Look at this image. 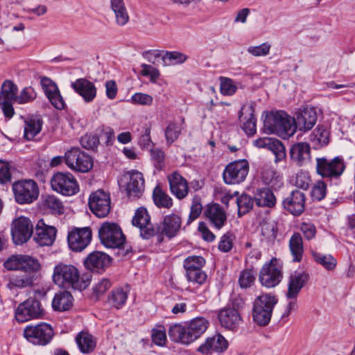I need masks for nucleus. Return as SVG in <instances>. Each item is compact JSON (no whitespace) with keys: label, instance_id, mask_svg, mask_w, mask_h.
<instances>
[{"label":"nucleus","instance_id":"nucleus-34","mask_svg":"<svg viewBox=\"0 0 355 355\" xmlns=\"http://www.w3.org/2000/svg\"><path fill=\"white\" fill-rule=\"evenodd\" d=\"M209 322L204 318L192 320L187 327L189 344L200 338L207 329Z\"/></svg>","mask_w":355,"mask_h":355},{"label":"nucleus","instance_id":"nucleus-37","mask_svg":"<svg viewBox=\"0 0 355 355\" xmlns=\"http://www.w3.org/2000/svg\"><path fill=\"white\" fill-rule=\"evenodd\" d=\"M73 298L68 291L56 293L52 300V308L57 311H68L73 305Z\"/></svg>","mask_w":355,"mask_h":355},{"label":"nucleus","instance_id":"nucleus-18","mask_svg":"<svg viewBox=\"0 0 355 355\" xmlns=\"http://www.w3.org/2000/svg\"><path fill=\"white\" fill-rule=\"evenodd\" d=\"M92 232L89 227H76L68 233L67 241L69 248L74 252H81L89 244Z\"/></svg>","mask_w":355,"mask_h":355},{"label":"nucleus","instance_id":"nucleus-54","mask_svg":"<svg viewBox=\"0 0 355 355\" xmlns=\"http://www.w3.org/2000/svg\"><path fill=\"white\" fill-rule=\"evenodd\" d=\"M182 132V127L177 122H170L165 129V137L168 144L177 140Z\"/></svg>","mask_w":355,"mask_h":355},{"label":"nucleus","instance_id":"nucleus-62","mask_svg":"<svg viewBox=\"0 0 355 355\" xmlns=\"http://www.w3.org/2000/svg\"><path fill=\"white\" fill-rule=\"evenodd\" d=\"M300 231L304 235L305 239L310 241L315 237L316 235V227L310 222H303L300 225Z\"/></svg>","mask_w":355,"mask_h":355},{"label":"nucleus","instance_id":"nucleus-42","mask_svg":"<svg viewBox=\"0 0 355 355\" xmlns=\"http://www.w3.org/2000/svg\"><path fill=\"white\" fill-rule=\"evenodd\" d=\"M261 175L263 182L266 184L270 186L271 187L282 184L281 178L277 174L276 171L272 168V167L266 164L261 167Z\"/></svg>","mask_w":355,"mask_h":355},{"label":"nucleus","instance_id":"nucleus-48","mask_svg":"<svg viewBox=\"0 0 355 355\" xmlns=\"http://www.w3.org/2000/svg\"><path fill=\"white\" fill-rule=\"evenodd\" d=\"M205 264V260L202 257L190 256L184 259L183 266L186 273H189L202 270Z\"/></svg>","mask_w":355,"mask_h":355},{"label":"nucleus","instance_id":"nucleus-55","mask_svg":"<svg viewBox=\"0 0 355 355\" xmlns=\"http://www.w3.org/2000/svg\"><path fill=\"white\" fill-rule=\"evenodd\" d=\"M202 205L201 198L198 196H195L192 200V204L190 208V214L187 220V225L191 224L197 219L202 213Z\"/></svg>","mask_w":355,"mask_h":355},{"label":"nucleus","instance_id":"nucleus-3","mask_svg":"<svg viewBox=\"0 0 355 355\" xmlns=\"http://www.w3.org/2000/svg\"><path fill=\"white\" fill-rule=\"evenodd\" d=\"M277 302V297L272 293H264L256 297L252 313L253 321L260 327L268 325Z\"/></svg>","mask_w":355,"mask_h":355},{"label":"nucleus","instance_id":"nucleus-41","mask_svg":"<svg viewBox=\"0 0 355 355\" xmlns=\"http://www.w3.org/2000/svg\"><path fill=\"white\" fill-rule=\"evenodd\" d=\"M111 8L114 12L116 22L119 26H124L129 20V15L123 0H110Z\"/></svg>","mask_w":355,"mask_h":355},{"label":"nucleus","instance_id":"nucleus-21","mask_svg":"<svg viewBox=\"0 0 355 355\" xmlns=\"http://www.w3.org/2000/svg\"><path fill=\"white\" fill-rule=\"evenodd\" d=\"M227 347V340L221 334H216L207 338L198 347L197 351L204 355H210L213 353H223Z\"/></svg>","mask_w":355,"mask_h":355},{"label":"nucleus","instance_id":"nucleus-20","mask_svg":"<svg viewBox=\"0 0 355 355\" xmlns=\"http://www.w3.org/2000/svg\"><path fill=\"white\" fill-rule=\"evenodd\" d=\"M33 226L26 217H19L13 222L12 236L14 242L19 245L26 242L31 236Z\"/></svg>","mask_w":355,"mask_h":355},{"label":"nucleus","instance_id":"nucleus-56","mask_svg":"<svg viewBox=\"0 0 355 355\" xmlns=\"http://www.w3.org/2000/svg\"><path fill=\"white\" fill-rule=\"evenodd\" d=\"M37 97V94L32 87L24 88L19 95H17V101L18 103H27L33 101Z\"/></svg>","mask_w":355,"mask_h":355},{"label":"nucleus","instance_id":"nucleus-9","mask_svg":"<svg viewBox=\"0 0 355 355\" xmlns=\"http://www.w3.org/2000/svg\"><path fill=\"white\" fill-rule=\"evenodd\" d=\"M52 189L65 196H71L79 191V185L70 173L58 172L51 179Z\"/></svg>","mask_w":355,"mask_h":355},{"label":"nucleus","instance_id":"nucleus-1","mask_svg":"<svg viewBox=\"0 0 355 355\" xmlns=\"http://www.w3.org/2000/svg\"><path fill=\"white\" fill-rule=\"evenodd\" d=\"M53 280L60 287L82 291L89 286L91 276L89 275L80 276L76 266L60 263L54 268Z\"/></svg>","mask_w":355,"mask_h":355},{"label":"nucleus","instance_id":"nucleus-11","mask_svg":"<svg viewBox=\"0 0 355 355\" xmlns=\"http://www.w3.org/2000/svg\"><path fill=\"white\" fill-rule=\"evenodd\" d=\"M182 227V218L175 214L165 216L162 221L155 228L157 243L164 241V236L168 239L176 236Z\"/></svg>","mask_w":355,"mask_h":355},{"label":"nucleus","instance_id":"nucleus-53","mask_svg":"<svg viewBox=\"0 0 355 355\" xmlns=\"http://www.w3.org/2000/svg\"><path fill=\"white\" fill-rule=\"evenodd\" d=\"M43 205L53 213L61 214L64 213V206L62 201L53 195L46 196L44 199Z\"/></svg>","mask_w":355,"mask_h":355},{"label":"nucleus","instance_id":"nucleus-60","mask_svg":"<svg viewBox=\"0 0 355 355\" xmlns=\"http://www.w3.org/2000/svg\"><path fill=\"white\" fill-rule=\"evenodd\" d=\"M112 285V281L108 278H103L93 287V292L97 297L103 295Z\"/></svg>","mask_w":355,"mask_h":355},{"label":"nucleus","instance_id":"nucleus-63","mask_svg":"<svg viewBox=\"0 0 355 355\" xmlns=\"http://www.w3.org/2000/svg\"><path fill=\"white\" fill-rule=\"evenodd\" d=\"M131 103L141 105H150L153 103V97L144 93H135L131 97Z\"/></svg>","mask_w":355,"mask_h":355},{"label":"nucleus","instance_id":"nucleus-5","mask_svg":"<svg viewBox=\"0 0 355 355\" xmlns=\"http://www.w3.org/2000/svg\"><path fill=\"white\" fill-rule=\"evenodd\" d=\"M98 233L101 243L107 248H120L125 243V236L117 223L104 222Z\"/></svg>","mask_w":355,"mask_h":355},{"label":"nucleus","instance_id":"nucleus-23","mask_svg":"<svg viewBox=\"0 0 355 355\" xmlns=\"http://www.w3.org/2000/svg\"><path fill=\"white\" fill-rule=\"evenodd\" d=\"M39 261L26 254H15L10 256L3 263L8 270L20 271L26 268H35Z\"/></svg>","mask_w":355,"mask_h":355},{"label":"nucleus","instance_id":"nucleus-6","mask_svg":"<svg viewBox=\"0 0 355 355\" xmlns=\"http://www.w3.org/2000/svg\"><path fill=\"white\" fill-rule=\"evenodd\" d=\"M12 189L15 201L20 205L31 204L39 196V187L32 179H24L15 182Z\"/></svg>","mask_w":355,"mask_h":355},{"label":"nucleus","instance_id":"nucleus-8","mask_svg":"<svg viewBox=\"0 0 355 355\" xmlns=\"http://www.w3.org/2000/svg\"><path fill=\"white\" fill-rule=\"evenodd\" d=\"M64 163L71 170L87 173L93 167V159L78 147H73L64 153Z\"/></svg>","mask_w":355,"mask_h":355},{"label":"nucleus","instance_id":"nucleus-4","mask_svg":"<svg viewBox=\"0 0 355 355\" xmlns=\"http://www.w3.org/2000/svg\"><path fill=\"white\" fill-rule=\"evenodd\" d=\"M119 188L125 193L130 200L140 198L145 189V181L143 174L132 171L123 175L119 181Z\"/></svg>","mask_w":355,"mask_h":355},{"label":"nucleus","instance_id":"nucleus-16","mask_svg":"<svg viewBox=\"0 0 355 355\" xmlns=\"http://www.w3.org/2000/svg\"><path fill=\"white\" fill-rule=\"evenodd\" d=\"M249 172L247 160L241 159L227 164L223 173L224 182L227 184H236L243 182Z\"/></svg>","mask_w":355,"mask_h":355},{"label":"nucleus","instance_id":"nucleus-10","mask_svg":"<svg viewBox=\"0 0 355 355\" xmlns=\"http://www.w3.org/2000/svg\"><path fill=\"white\" fill-rule=\"evenodd\" d=\"M41 269L40 263L35 268H26L16 271L8 276L6 288L10 291L32 287L37 279V272Z\"/></svg>","mask_w":355,"mask_h":355},{"label":"nucleus","instance_id":"nucleus-32","mask_svg":"<svg viewBox=\"0 0 355 355\" xmlns=\"http://www.w3.org/2000/svg\"><path fill=\"white\" fill-rule=\"evenodd\" d=\"M171 193L179 200L184 199L188 194L187 181L178 172H173L168 177Z\"/></svg>","mask_w":355,"mask_h":355},{"label":"nucleus","instance_id":"nucleus-27","mask_svg":"<svg viewBox=\"0 0 355 355\" xmlns=\"http://www.w3.org/2000/svg\"><path fill=\"white\" fill-rule=\"evenodd\" d=\"M111 258L107 254L94 251L91 252L85 259L84 264L87 269L101 272L103 271L110 263Z\"/></svg>","mask_w":355,"mask_h":355},{"label":"nucleus","instance_id":"nucleus-24","mask_svg":"<svg viewBox=\"0 0 355 355\" xmlns=\"http://www.w3.org/2000/svg\"><path fill=\"white\" fill-rule=\"evenodd\" d=\"M73 91L80 96L85 103H91L96 96L95 85L85 78H80L71 83Z\"/></svg>","mask_w":355,"mask_h":355},{"label":"nucleus","instance_id":"nucleus-46","mask_svg":"<svg viewBox=\"0 0 355 355\" xmlns=\"http://www.w3.org/2000/svg\"><path fill=\"white\" fill-rule=\"evenodd\" d=\"M256 280V272L252 267L242 270L239 275L238 283L241 288L246 289L252 287Z\"/></svg>","mask_w":355,"mask_h":355},{"label":"nucleus","instance_id":"nucleus-52","mask_svg":"<svg viewBox=\"0 0 355 355\" xmlns=\"http://www.w3.org/2000/svg\"><path fill=\"white\" fill-rule=\"evenodd\" d=\"M268 150H270L275 156V162L278 163L286 158V148L282 141L273 138L268 146Z\"/></svg>","mask_w":355,"mask_h":355},{"label":"nucleus","instance_id":"nucleus-31","mask_svg":"<svg viewBox=\"0 0 355 355\" xmlns=\"http://www.w3.org/2000/svg\"><path fill=\"white\" fill-rule=\"evenodd\" d=\"M317 119L318 115L315 109L305 107L298 112L296 119H295V125L300 130L309 131L315 125Z\"/></svg>","mask_w":355,"mask_h":355},{"label":"nucleus","instance_id":"nucleus-29","mask_svg":"<svg viewBox=\"0 0 355 355\" xmlns=\"http://www.w3.org/2000/svg\"><path fill=\"white\" fill-rule=\"evenodd\" d=\"M204 214L209 223L217 230L221 229L227 221L224 209L217 203L208 205Z\"/></svg>","mask_w":355,"mask_h":355},{"label":"nucleus","instance_id":"nucleus-47","mask_svg":"<svg viewBox=\"0 0 355 355\" xmlns=\"http://www.w3.org/2000/svg\"><path fill=\"white\" fill-rule=\"evenodd\" d=\"M255 202L254 198L246 193H242L236 198V204L238 207V216L241 217L248 213L252 208L254 202Z\"/></svg>","mask_w":355,"mask_h":355},{"label":"nucleus","instance_id":"nucleus-39","mask_svg":"<svg viewBox=\"0 0 355 355\" xmlns=\"http://www.w3.org/2000/svg\"><path fill=\"white\" fill-rule=\"evenodd\" d=\"M289 249L293 257V261L300 262L304 254L302 237L299 232H295L289 240Z\"/></svg>","mask_w":355,"mask_h":355},{"label":"nucleus","instance_id":"nucleus-22","mask_svg":"<svg viewBox=\"0 0 355 355\" xmlns=\"http://www.w3.org/2000/svg\"><path fill=\"white\" fill-rule=\"evenodd\" d=\"M305 201L304 193L299 190H294L283 200L282 205L284 209L297 216L304 211Z\"/></svg>","mask_w":355,"mask_h":355},{"label":"nucleus","instance_id":"nucleus-61","mask_svg":"<svg viewBox=\"0 0 355 355\" xmlns=\"http://www.w3.org/2000/svg\"><path fill=\"white\" fill-rule=\"evenodd\" d=\"M271 46L267 42L263 43L259 46H251L248 48V52L254 56L267 55L270 50Z\"/></svg>","mask_w":355,"mask_h":355},{"label":"nucleus","instance_id":"nucleus-25","mask_svg":"<svg viewBox=\"0 0 355 355\" xmlns=\"http://www.w3.org/2000/svg\"><path fill=\"white\" fill-rule=\"evenodd\" d=\"M56 232L54 227L47 225L43 220H40L35 227L34 239L41 246H51L55 240Z\"/></svg>","mask_w":355,"mask_h":355},{"label":"nucleus","instance_id":"nucleus-58","mask_svg":"<svg viewBox=\"0 0 355 355\" xmlns=\"http://www.w3.org/2000/svg\"><path fill=\"white\" fill-rule=\"evenodd\" d=\"M327 194V185L324 181L316 182L311 190V196L316 200H321L324 198Z\"/></svg>","mask_w":355,"mask_h":355},{"label":"nucleus","instance_id":"nucleus-49","mask_svg":"<svg viewBox=\"0 0 355 355\" xmlns=\"http://www.w3.org/2000/svg\"><path fill=\"white\" fill-rule=\"evenodd\" d=\"M97 136L102 141V145L110 146L115 140L114 131L109 126H101L96 129Z\"/></svg>","mask_w":355,"mask_h":355},{"label":"nucleus","instance_id":"nucleus-59","mask_svg":"<svg viewBox=\"0 0 355 355\" xmlns=\"http://www.w3.org/2000/svg\"><path fill=\"white\" fill-rule=\"evenodd\" d=\"M152 340L158 346H164L166 341V335L165 328L163 326H159L157 329L152 330Z\"/></svg>","mask_w":355,"mask_h":355},{"label":"nucleus","instance_id":"nucleus-7","mask_svg":"<svg viewBox=\"0 0 355 355\" xmlns=\"http://www.w3.org/2000/svg\"><path fill=\"white\" fill-rule=\"evenodd\" d=\"M24 337L35 345L44 346L49 344L54 336L51 325L40 322L35 325H28L24 329Z\"/></svg>","mask_w":355,"mask_h":355},{"label":"nucleus","instance_id":"nucleus-40","mask_svg":"<svg viewBox=\"0 0 355 355\" xmlns=\"http://www.w3.org/2000/svg\"><path fill=\"white\" fill-rule=\"evenodd\" d=\"M76 340L80 351L83 354L92 352L96 345L94 337L85 331L79 333L76 338Z\"/></svg>","mask_w":355,"mask_h":355},{"label":"nucleus","instance_id":"nucleus-14","mask_svg":"<svg viewBox=\"0 0 355 355\" xmlns=\"http://www.w3.org/2000/svg\"><path fill=\"white\" fill-rule=\"evenodd\" d=\"M44 314V311L40 302L34 298H28L18 305L15 316L19 322H24L33 319L40 318Z\"/></svg>","mask_w":355,"mask_h":355},{"label":"nucleus","instance_id":"nucleus-2","mask_svg":"<svg viewBox=\"0 0 355 355\" xmlns=\"http://www.w3.org/2000/svg\"><path fill=\"white\" fill-rule=\"evenodd\" d=\"M263 128L266 132L277 135L284 139L291 137L296 131L295 119L284 111L272 112L267 114Z\"/></svg>","mask_w":355,"mask_h":355},{"label":"nucleus","instance_id":"nucleus-43","mask_svg":"<svg viewBox=\"0 0 355 355\" xmlns=\"http://www.w3.org/2000/svg\"><path fill=\"white\" fill-rule=\"evenodd\" d=\"M168 335L174 342L189 344L187 329L180 324L171 326L168 329Z\"/></svg>","mask_w":355,"mask_h":355},{"label":"nucleus","instance_id":"nucleus-36","mask_svg":"<svg viewBox=\"0 0 355 355\" xmlns=\"http://www.w3.org/2000/svg\"><path fill=\"white\" fill-rule=\"evenodd\" d=\"M43 121L37 116H30L24 120V137L28 141L33 140L42 130Z\"/></svg>","mask_w":355,"mask_h":355},{"label":"nucleus","instance_id":"nucleus-26","mask_svg":"<svg viewBox=\"0 0 355 355\" xmlns=\"http://www.w3.org/2000/svg\"><path fill=\"white\" fill-rule=\"evenodd\" d=\"M309 275L306 272L295 271L291 274L288 281L286 298H297L302 288L309 281Z\"/></svg>","mask_w":355,"mask_h":355},{"label":"nucleus","instance_id":"nucleus-51","mask_svg":"<svg viewBox=\"0 0 355 355\" xmlns=\"http://www.w3.org/2000/svg\"><path fill=\"white\" fill-rule=\"evenodd\" d=\"M81 146L88 150L96 151L98 146L101 144L99 137L95 134L86 133L80 139Z\"/></svg>","mask_w":355,"mask_h":355},{"label":"nucleus","instance_id":"nucleus-44","mask_svg":"<svg viewBox=\"0 0 355 355\" xmlns=\"http://www.w3.org/2000/svg\"><path fill=\"white\" fill-rule=\"evenodd\" d=\"M153 198L155 205L159 208L168 209L173 205V199L158 186L153 190Z\"/></svg>","mask_w":355,"mask_h":355},{"label":"nucleus","instance_id":"nucleus-28","mask_svg":"<svg viewBox=\"0 0 355 355\" xmlns=\"http://www.w3.org/2000/svg\"><path fill=\"white\" fill-rule=\"evenodd\" d=\"M289 155L297 166L306 165L311 161V146L307 142L296 143L291 146Z\"/></svg>","mask_w":355,"mask_h":355},{"label":"nucleus","instance_id":"nucleus-33","mask_svg":"<svg viewBox=\"0 0 355 355\" xmlns=\"http://www.w3.org/2000/svg\"><path fill=\"white\" fill-rule=\"evenodd\" d=\"M254 110L252 105L243 106L239 112V116L240 121H246L243 122V130L249 136H252L256 133V119L253 114Z\"/></svg>","mask_w":355,"mask_h":355},{"label":"nucleus","instance_id":"nucleus-13","mask_svg":"<svg viewBox=\"0 0 355 355\" xmlns=\"http://www.w3.org/2000/svg\"><path fill=\"white\" fill-rule=\"evenodd\" d=\"M18 88L10 80H6L1 85L0 91V107L4 116L10 119L15 114L13 103L17 101Z\"/></svg>","mask_w":355,"mask_h":355},{"label":"nucleus","instance_id":"nucleus-15","mask_svg":"<svg viewBox=\"0 0 355 355\" xmlns=\"http://www.w3.org/2000/svg\"><path fill=\"white\" fill-rule=\"evenodd\" d=\"M277 263V259L273 258L268 263L263 264L259 273V280L261 286L272 288L281 282L282 271Z\"/></svg>","mask_w":355,"mask_h":355},{"label":"nucleus","instance_id":"nucleus-35","mask_svg":"<svg viewBox=\"0 0 355 355\" xmlns=\"http://www.w3.org/2000/svg\"><path fill=\"white\" fill-rule=\"evenodd\" d=\"M256 205L260 207L272 208L275 206L277 199L273 192L268 188H261L254 193Z\"/></svg>","mask_w":355,"mask_h":355},{"label":"nucleus","instance_id":"nucleus-45","mask_svg":"<svg viewBox=\"0 0 355 355\" xmlns=\"http://www.w3.org/2000/svg\"><path fill=\"white\" fill-rule=\"evenodd\" d=\"M314 261L327 270H333L337 265V260L330 254L312 252Z\"/></svg>","mask_w":355,"mask_h":355},{"label":"nucleus","instance_id":"nucleus-17","mask_svg":"<svg viewBox=\"0 0 355 355\" xmlns=\"http://www.w3.org/2000/svg\"><path fill=\"white\" fill-rule=\"evenodd\" d=\"M88 205L92 212L98 218L105 217L110 211V194L98 189L90 195Z\"/></svg>","mask_w":355,"mask_h":355},{"label":"nucleus","instance_id":"nucleus-57","mask_svg":"<svg viewBox=\"0 0 355 355\" xmlns=\"http://www.w3.org/2000/svg\"><path fill=\"white\" fill-rule=\"evenodd\" d=\"M220 89L222 94L231 96L235 94L237 90V87L234 84L232 79L225 77H220Z\"/></svg>","mask_w":355,"mask_h":355},{"label":"nucleus","instance_id":"nucleus-50","mask_svg":"<svg viewBox=\"0 0 355 355\" xmlns=\"http://www.w3.org/2000/svg\"><path fill=\"white\" fill-rule=\"evenodd\" d=\"M261 234L268 241L273 242L277 238L278 228L274 221H263L261 224Z\"/></svg>","mask_w":355,"mask_h":355},{"label":"nucleus","instance_id":"nucleus-19","mask_svg":"<svg viewBox=\"0 0 355 355\" xmlns=\"http://www.w3.org/2000/svg\"><path fill=\"white\" fill-rule=\"evenodd\" d=\"M132 224L140 230L144 239H149L155 235V227L150 222V216L144 207L138 208L132 220Z\"/></svg>","mask_w":355,"mask_h":355},{"label":"nucleus","instance_id":"nucleus-30","mask_svg":"<svg viewBox=\"0 0 355 355\" xmlns=\"http://www.w3.org/2000/svg\"><path fill=\"white\" fill-rule=\"evenodd\" d=\"M220 324L230 330H236L242 322V318L238 311L234 308H224L218 315Z\"/></svg>","mask_w":355,"mask_h":355},{"label":"nucleus","instance_id":"nucleus-38","mask_svg":"<svg viewBox=\"0 0 355 355\" xmlns=\"http://www.w3.org/2000/svg\"><path fill=\"white\" fill-rule=\"evenodd\" d=\"M128 293L129 291L127 288H115L107 297L108 304L116 309H121L125 304Z\"/></svg>","mask_w":355,"mask_h":355},{"label":"nucleus","instance_id":"nucleus-12","mask_svg":"<svg viewBox=\"0 0 355 355\" xmlns=\"http://www.w3.org/2000/svg\"><path fill=\"white\" fill-rule=\"evenodd\" d=\"M345 168V163L339 157L332 159L324 157L316 159V172L324 178H338L343 174Z\"/></svg>","mask_w":355,"mask_h":355},{"label":"nucleus","instance_id":"nucleus-64","mask_svg":"<svg viewBox=\"0 0 355 355\" xmlns=\"http://www.w3.org/2000/svg\"><path fill=\"white\" fill-rule=\"evenodd\" d=\"M186 277L189 282L197 284L198 285L203 284L207 279V274L202 270L193 271V272L186 273Z\"/></svg>","mask_w":355,"mask_h":355}]
</instances>
